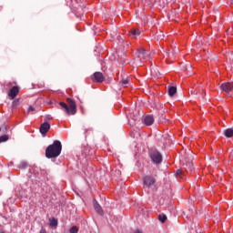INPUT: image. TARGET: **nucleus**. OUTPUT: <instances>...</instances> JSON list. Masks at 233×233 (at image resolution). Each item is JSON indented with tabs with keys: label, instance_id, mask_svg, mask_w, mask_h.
<instances>
[{
	"label": "nucleus",
	"instance_id": "f257e3e1",
	"mask_svg": "<svg viewBox=\"0 0 233 233\" xmlns=\"http://www.w3.org/2000/svg\"><path fill=\"white\" fill-rule=\"evenodd\" d=\"M63 150V145L61 141L55 140L53 144L49 145L46 149V157L47 159H54L61 156V151Z\"/></svg>",
	"mask_w": 233,
	"mask_h": 233
},
{
	"label": "nucleus",
	"instance_id": "f03ea898",
	"mask_svg": "<svg viewBox=\"0 0 233 233\" xmlns=\"http://www.w3.org/2000/svg\"><path fill=\"white\" fill-rule=\"evenodd\" d=\"M67 103V116H76L77 114V105L76 101L72 98L66 99Z\"/></svg>",
	"mask_w": 233,
	"mask_h": 233
},
{
	"label": "nucleus",
	"instance_id": "7ed1b4c3",
	"mask_svg": "<svg viewBox=\"0 0 233 233\" xmlns=\"http://www.w3.org/2000/svg\"><path fill=\"white\" fill-rule=\"evenodd\" d=\"M149 157L155 165H159L163 161V156H161V153L157 149H152L149 152Z\"/></svg>",
	"mask_w": 233,
	"mask_h": 233
},
{
	"label": "nucleus",
	"instance_id": "20e7f679",
	"mask_svg": "<svg viewBox=\"0 0 233 233\" xmlns=\"http://www.w3.org/2000/svg\"><path fill=\"white\" fill-rule=\"evenodd\" d=\"M143 183L145 187H147V188H150L152 185L156 184V177H154V176L152 175H147L143 177Z\"/></svg>",
	"mask_w": 233,
	"mask_h": 233
},
{
	"label": "nucleus",
	"instance_id": "39448f33",
	"mask_svg": "<svg viewBox=\"0 0 233 233\" xmlns=\"http://www.w3.org/2000/svg\"><path fill=\"white\" fill-rule=\"evenodd\" d=\"M137 58L142 63H145V61H147V59H148V53H147V50H145V48L140 47L137 49Z\"/></svg>",
	"mask_w": 233,
	"mask_h": 233
},
{
	"label": "nucleus",
	"instance_id": "423d86ee",
	"mask_svg": "<svg viewBox=\"0 0 233 233\" xmlns=\"http://www.w3.org/2000/svg\"><path fill=\"white\" fill-rule=\"evenodd\" d=\"M94 83H103L105 81V76L101 72H95L93 75Z\"/></svg>",
	"mask_w": 233,
	"mask_h": 233
},
{
	"label": "nucleus",
	"instance_id": "0eeeda50",
	"mask_svg": "<svg viewBox=\"0 0 233 233\" xmlns=\"http://www.w3.org/2000/svg\"><path fill=\"white\" fill-rule=\"evenodd\" d=\"M18 95H19V86H13L8 92V96L11 97V99H15V97H17Z\"/></svg>",
	"mask_w": 233,
	"mask_h": 233
},
{
	"label": "nucleus",
	"instance_id": "6e6552de",
	"mask_svg": "<svg viewBox=\"0 0 233 233\" xmlns=\"http://www.w3.org/2000/svg\"><path fill=\"white\" fill-rule=\"evenodd\" d=\"M48 130H50V123L48 122H44L40 126V133L42 136H46L48 134Z\"/></svg>",
	"mask_w": 233,
	"mask_h": 233
},
{
	"label": "nucleus",
	"instance_id": "1a4fd4ad",
	"mask_svg": "<svg viewBox=\"0 0 233 233\" xmlns=\"http://www.w3.org/2000/svg\"><path fill=\"white\" fill-rule=\"evenodd\" d=\"M220 88H221V90H223L224 92H227V94H229L230 91H231L232 88H233V83H230V82L223 83V84L220 86Z\"/></svg>",
	"mask_w": 233,
	"mask_h": 233
},
{
	"label": "nucleus",
	"instance_id": "9d476101",
	"mask_svg": "<svg viewBox=\"0 0 233 233\" xmlns=\"http://www.w3.org/2000/svg\"><path fill=\"white\" fill-rule=\"evenodd\" d=\"M144 125L147 127H152L154 125V116L147 115L144 117Z\"/></svg>",
	"mask_w": 233,
	"mask_h": 233
},
{
	"label": "nucleus",
	"instance_id": "9b49d317",
	"mask_svg": "<svg viewBox=\"0 0 233 233\" xmlns=\"http://www.w3.org/2000/svg\"><path fill=\"white\" fill-rule=\"evenodd\" d=\"M129 35H130L131 39H137V37H139V35H141V31L137 28L131 29L129 32Z\"/></svg>",
	"mask_w": 233,
	"mask_h": 233
},
{
	"label": "nucleus",
	"instance_id": "f8f14e48",
	"mask_svg": "<svg viewBox=\"0 0 233 233\" xmlns=\"http://www.w3.org/2000/svg\"><path fill=\"white\" fill-rule=\"evenodd\" d=\"M94 208L97 214L103 216V208H101L97 200H94Z\"/></svg>",
	"mask_w": 233,
	"mask_h": 233
},
{
	"label": "nucleus",
	"instance_id": "ddd939ff",
	"mask_svg": "<svg viewBox=\"0 0 233 233\" xmlns=\"http://www.w3.org/2000/svg\"><path fill=\"white\" fill-rule=\"evenodd\" d=\"M177 92V88L176 86H169L168 88V95L172 97Z\"/></svg>",
	"mask_w": 233,
	"mask_h": 233
},
{
	"label": "nucleus",
	"instance_id": "4468645a",
	"mask_svg": "<svg viewBox=\"0 0 233 233\" xmlns=\"http://www.w3.org/2000/svg\"><path fill=\"white\" fill-rule=\"evenodd\" d=\"M57 219H56L55 218H49V227L56 228L57 227Z\"/></svg>",
	"mask_w": 233,
	"mask_h": 233
},
{
	"label": "nucleus",
	"instance_id": "2eb2a0df",
	"mask_svg": "<svg viewBox=\"0 0 233 233\" xmlns=\"http://www.w3.org/2000/svg\"><path fill=\"white\" fill-rule=\"evenodd\" d=\"M224 136L226 137H233V129L232 128H228L224 131Z\"/></svg>",
	"mask_w": 233,
	"mask_h": 233
},
{
	"label": "nucleus",
	"instance_id": "dca6fc26",
	"mask_svg": "<svg viewBox=\"0 0 233 233\" xmlns=\"http://www.w3.org/2000/svg\"><path fill=\"white\" fill-rule=\"evenodd\" d=\"M58 105H59L62 108H64V110H65V112H66V114H68V106H67V103L60 102V103H58Z\"/></svg>",
	"mask_w": 233,
	"mask_h": 233
},
{
	"label": "nucleus",
	"instance_id": "f3484780",
	"mask_svg": "<svg viewBox=\"0 0 233 233\" xmlns=\"http://www.w3.org/2000/svg\"><path fill=\"white\" fill-rule=\"evenodd\" d=\"M19 106V98H16L12 103V108H17Z\"/></svg>",
	"mask_w": 233,
	"mask_h": 233
},
{
	"label": "nucleus",
	"instance_id": "a211bd4d",
	"mask_svg": "<svg viewBox=\"0 0 233 233\" xmlns=\"http://www.w3.org/2000/svg\"><path fill=\"white\" fill-rule=\"evenodd\" d=\"M158 220H160L161 223H165L167 221V215H158Z\"/></svg>",
	"mask_w": 233,
	"mask_h": 233
},
{
	"label": "nucleus",
	"instance_id": "6ab92c4d",
	"mask_svg": "<svg viewBox=\"0 0 233 233\" xmlns=\"http://www.w3.org/2000/svg\"><path fill=\"white\" fill-rule=\"evenodd\" d=\"M8 141V136L7 135H3L0 137V143H5Z\"/></svg>",
	"mask_w": 233,
	"mask_h": 233
},
{
	"label": "nucleus",
	"instance_id": "aec40b11",
	"mask_svg": "<svg viewBox=\"0 0 233 233\" xmlns=\"http://www.w3.org/2000/svg\"><path fill=\"white\" fill-rule=\"evenodd\" d=\"M70 233H78L79 232V228L76 226H73L70 229H69Z\"/></svg>",
	"mask_w": 233,
	"mask_h": 233
},
{
	"label": "nucleus",
	"instance_id": "412c9836",
	"mask_svg": "<svg viewBox=\"0 0 233 233\" xmlns=\"http://www.w3.org/2000/svg\"><path fill=\"white\" fill-rule=\"evenodd\" d=\"M176 176H177V177H183V170L177 169L176 171Z\"/></svg>",
	"mask_w": 233,
	"mask_h": 233
},
{
	"label": "nucleus",
	"instance_id": "4be33fe9",
	"mask_svg": "<svg viewBox=\"0 0 233 233\" xmlns=\"http://www.w3.org/2000/svg\"><path fill=\"white\" fill-rule=\"evenodd\" d=\"M121 85H122V86H128V79H123L122 81H121Z\"/></svg>",
	"mask_w": 233,
	"mask_h": 233
},
{
	"label": "nucleus",
	"instance_id": "5701e85b",
	"mask_svg": "<svg viewBox=\"0 0 233 233\" xmlns=\"http://www.w3.org/2000/svg\"><path fill=\"white\" fill-rule=\"evenodd\" d=\"M28 167V163L26 162H21L19 168H25Z\"/></svg>",
	"mask_w": 233,
	"mask_h": 233
},
{
	"label": "nucleus",
	"instance_id": "b1692460",
	"mask_svg": "<svg viewBox=\"0 0 233 233\" xmlns=\"http://www.w3.org/2000/svg\"><path fill=\"white\" fill-rule=\"evenodd\" d=\"M28 114H30V112H35V108H34V106H30L27 109Z\"/></svg>",
	"mask_w": 233,
	"mask_h": 233
},
{
	"label": "nucleus",
	"instance_id": "393cba45",
	"mask_svg": "<svg viewBox=\"0 0 233 233\" xmlns=\"http://www.w3.org/2000/svg\"><path fill=\"white\" fill-rule=\"evenodd\" d=\"M40 233H46V229L42 228V229L40 230Z\"/></svg>",
	"mask_w": 233,
	"mask_h": 233
},
{
	"label": "nucleus",
	"instance_id": "a878e982",
	"mask_svg": "<svg viewBox=\"0 0 233 233\" xmlns=\"http://www.w3.org/2000/svg\"><path fill=\"white\" fill-rule=\"evenodd\" d=\"M135 233H143V231H141V230H139V229H137V230L135 231Z\"/></svg>",
	"mask_w": 233,
	"mask_h": 233
},
{
	"label": "nucleus",
	"instance_id": "bb28decb",
	"mask_svg": "<svg viewBox=\"0 0 233 233\" xmlns=\"http://www.w3.org/2000/svg\"><path fill=\"white\" fill-rule=\"evenodd\" d=\"M0 233H6L5 229H0Z\"/></svg>",
	"mask_w": 233,
	"mask_h": 233
},
{
	"label": "nucleus",
	"instance_id": "cd10ccee",
	"mask_svg": "<svg viewBox=\"0 0 233 233\" xmlns=\"http://www.w3.org/2000/svg\"><path fill=\"white\" fill-rule=\"evenodd\" d=\"M10 85H12V83H9L8 86H10Z\"/></svg>",
	"mask_w": 233,
	"mask_h": 233
},
{
	"label": "nucleus",
	"instance_id": "c85d7f7f",
	"mask_svg": "<svg viewBox=\"0 0 233 233\" xmlns=\"http://www.w3.org/2000/svg\"><path fill=\"white\" fill-rule=\"evenodd\" d=\"M88 132V129H86V133Z\"/></svg>",
	"mask_w": 233,
	"mask_h": 233
},
{
	"label": "nucleus",
	"instance_id": "c756f323",
	"mask_svg": "<svg viewBox=\"0 0 233 233\" xmlns=\"http://www.w3.org/2000/svg\"><path fill=\"white\" fill-rule=\"evenodd\" d=\"M0 132H1V127H0Z\"/></svg>",
	"mask_w": 233,
	"mask_h": 233
}]
</instances>
